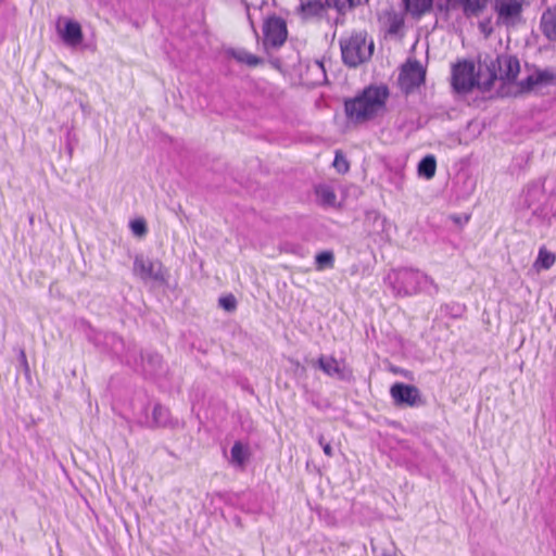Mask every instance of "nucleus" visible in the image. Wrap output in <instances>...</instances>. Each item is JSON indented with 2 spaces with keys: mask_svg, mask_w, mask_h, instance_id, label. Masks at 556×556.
<instances>
[{
  "mask_svg": "<svg viewBox=\"0 0 556 556\" xmlns=\"http://www.w3.org/2000/svg\"><path fill=\"white\" fill-rule=\"evenodd\" d=\"M490 0H454L467 20L479 17L488 8Z\"/></svg>",
  "mask_w": 556,
  "mask_h": 556,
  "instance_id": "aec40b11",
  "label": "nucleus"
},
{
  "mask_svg": "<svg viewBox=\"0 0 556 556\" xmlns=\"http://www.w3.org/2000/svg\"><path fill=\"white\" fill-rule=\"evenodd\" d=\"M244 7H245V10H247V16H248V20H249V23H250V26H251V29L253 30V33L255 35H257V30H256V27H255V24H254V21L250 14V4L247 2V0H242Z\"/></svg>",
  "mask_w": 556,
  "mask_h": 556,
  "instance_id": "58836bf2",
  "label": "nucleus"
},
{
  "mask_svg": "<svg viewBox=\"0 0 556 556\" xmlns=\"http://www.w3.org/2000/svg\"><path fill=\"white\" fill-rule=\"evenodd\" d=\"M520 85L525 90H531L535 86H556V70L536 68L532 74L528 75Z\"/></svg>",
  "mask_w": 556,
  "mask_h": 556,
  "instance_id": "4468645a",
  "label": "nucleus"
},
{
  "mask_svg": "<svg viewBox=\"0 0 556 556\" xmlns=\"http://www.w3.org/2000/svg\"><path fill=\"white\" fill-rule=\"evenodd\" d=\"M299 2L295 13L303 22L321 21L331 9L326 4V0H299Z\"/></svg>",
  "mask_w": 556,
  "mask_h": 556,
  "instance_id": "ddd939ff",
  "label": "nucleus"
},
{
  "mask_svg": "<svg viewBox=\"0 0 556 556\" xmlns=\"http://www.w3.org/2000/svg\"><path fill=\"white\" fill-rule=\"evenodd\" d=\"M88 339L102 352L111 354L116 357L121 363L125 364V355L128 353V345H126L123 338L114 332H102L92 330L88 334Z\"/></svg>",
  "mask_w": 556,
  "mask_h": 556,
  "instance_id": "0eeeda50",
  "label": "nucleus"
},
{
  "mask_svg": "<svg viewBox=\"0 0 556 556\" xmlns=\"http://www.w3.org/2000/svg\"><path fill=\"white\" fill-rule=\"evenodd\" d=\"M226 54L235 59L239 63L247 64L248 66L254 67L264 63V60L257 55H254L245 49L229 48L226 50Z\"/></svg>",
  "mask_w": 556,
  "mask_h": 556,
  "instance_id": "4be33fe9",
  "label": "nucleus"
},
{
  "mask_svg": "<svg viewBox=\"0 0 556 556\" xmlns=\"http://www.w3.org/2000/svg\"><path fill=\"white\" fill-rule=\"evenodd\" d=\"M317 269L332 268L334 263V255L331 251H323L315 256Z\"/></svg>",
  "mask_w": 556,
  "mask_h": 556,
  "instance_id": "c85d7f7f",
  "label": "nucleus"
},
{
  "mask_svg": "<svg viewBox=\"0 0 556 556\" xmlns=\"http://www.w3.org/2000/svg\"><path fill=\"white\" fill-rule=\"evenodd\" d=\"M219 305L227 312H232L237 307V300L232 294L219 298Z\"/></svg>",
  "mask_w": 556,
  "mask_h": 556,
  "instance_id": "473e14b6",
  "label": "nucleus"
},
{
  "mask_svg": "<svg viewBox=\"0 0 556 556\" xmlns=\"http://www.w3.org/2000/svg\"><path fill=\"white\" fill-rule=\"evenodd\" d=\"M332 165L339 174H345L350 169V163L340 150L336 151Z\"/></svg>",
  "mask_w": 556,
  "mask_h": 556,
  "instance_id": "7c9ffc66",
  "label": "nucleus"
},
{
  "mask_svg": "<svg viewBox=\"0 0 556 556\" xmlns=\"http://www.w3.org/2000/svg\"><path fill=\"white\" fill-rule=\"evenodd\" d=\"M386 281L396 296H409L419 292L434 295L438 285L428 275L412 268H401L390 273Z\"/></svg>",
  "mask_w": 556,
  "mask_h": 556,
  "instance_id": "f03ea898",
  "label": "nucleus"
},
{
  "mask_svg": "<svg viewBox=\"0 0 556 556\" xmlns=\"http://www.w3.org/2000/svg\"><path fill=\"white\" fill-rule=\"evenodd\" d=\"M269 63L275 67V68H280L281 66V62L278 58H271L269 60Z\"/></svg>",
  "mask_w": 556,
  "mask_h": 556,
  "instance_id": "a19ab883",
  "label": "nucleus"
},
{
  "mask_svg": "<svg viewBox=\"0 0 556 556\" xmlns=\"http://www.w3.org/2000/svg\"><path fill=\"white\" fill-rule=\"evenodd\" d=\"M372 220L375 229V232H380L384 230L386 226V218L381 217L377 212H370L366 216V222Z\"/></svg>",
  "mask_w": 556,
  "mask_h": 556,
  "instance_id": "2f4dec72",
  "label": "nucleus"
},
{
  "mask_svg": "<svg viewBox=\"0 0 556 556\" xmlns=\"http://www.w3.org/2000/svg\"><path fill=\"white\" fill-rule=\"evenodd\" d=\"M18 359H20L21 366L23 367L25 375H29L30 369H29V365L27 362L25 351L23 349H21L18 352Z\"/></svg>",
  "mask_w": 556,
  "mask_h": 556,
  "instance_id": "4c0bfd02",
  "label": "nucleus"
},
{
  "mask_svg": "<svg viewBox=\"0 0 556 556\" xmlns=\"http://www.w3.org/2000/svg\"><path fill=\"white\" fill-rule=\"evenodd\" d=\"M314 366L329 377H337L340 380L348 379L345 369L341 367L339 361L333 356L321 355L318 357Z\"/></svg>",
  "mask_w": 556,
  "mask_h": 556,
  "instance_id": "6ab92c4d",
  "label": "nucleus"
},
{
  "mask_svg": "<svg viewBox=\"0 0 556 556\" xmlns=\"http://www.w3.org/2000/svg\"><path fill=\"white\" fill-rule=\"evenodd\" d=\"M484 81L480 79V76L478 78L475 77V65L470 61L458 62L452 68V86L458 93H468L475 87L481 90L479 83Z\"/></svg>",
  "mask_w": 556,
  "mask_h": 556,
  "instance_id": "6e6552de",
  "label": "nucleus"
},
{
  "mask_svg": "<svg viewBox=\"0 0 556 556\" xmlns=\"http://www.w3.org/2000/svg\"><path fill=\"white\" fill-rule=\"evenodd\" d=\"M540 29L547 40L556 41V5L542 13Z\"/></svg>",
  "mask_w": 556,
  "mask_h": 556,
  "instance_id": "412c9836",
  "label": "nucleus"
},
{
  "mask_svg": "<svg viewBox=\"0 0 556 556\" xmlns=\"http://www.w3.org/2000/svg\"><path fill=\"white\" fill-rule=\"evenodd\" d=\"M58 33L61 36L63 42L68 47H77L83 42V30L79 23L67 20L64 23V27L58 24Z\"/></svg>",
  "mask_w": 556,
  "mask_h": 556,
  "instance_id": "f3484780",
  "label": "nucleus"
},
{
  "mask_svg": "<svg viewBox=\"0 0 556 556\" xmlns=\"http://www.w3.org/2000/svg\"><path fill=\"white\" fill-rule=\"evenodd\" d=\"M130 228L134 235L142 237L147 233V224L143 219H135L130 223Z\"/></svg>",
  "mask_w": 556,
  "mask_h": 556,
  "instance_id": "f704fd0d",
  "label": "nucleus"
},
{
  "mask_svg": "<svg viewBox=\"0 0 556 556\" xmlns=\"http://www.w3.org/2000/svg\"><path fill=\"white\" fill-rule=\"evenodd\" d=\"M456 8H458V5L454 4V0H437L432 7L437 17L435 24H438L440 20L448 22L451 18V11Z\"/></svg>",
  "mask_w": 556,
  "mask_h": 556,
  "instance_id": "b1692460",
  "label": "nucleus"
},
{
  "mask_svg": "<svg viewBox=\"0 0 556 556\" xmlns=\"http://www.w3.org/2000/svg\"><path fill=\"white\" fill-rule=\"evenodd\" d=\"M387 35L399 36L404 27V16L393 9L384 10L379 16Z\"/></svg>",
  "mask_w": 556,
  "mask_h": 556,
  "instance_id": "dca6fc26",
  "label": "nucleus"
},
{
  "mask_svg": "<svg viewBox=\"0 0 556 556\" xmlns=\"http://www.w3.org/2000/svg\"><path fill=\"white\" fill-rule=\"evenodd\" d=\"M426 71L420 62L408 61L400 73L399 83L402 91L406 94L412 93L416 88L425 83Z\"/></svg>",
  "mask_w": 556,
  "mask_h": 556,
  "instance_id": "f8f14e48",
  "label": "nucleus"
},
{
  "mask_svg": "<svg viewBox=\"0 0 556 556\" xmlns=\"http://www.w3.org/2000/svg\"><path fill=\"white\" fill-rule=\"evenodd\" d=\"M526 3L527 0H493L492 9L496 14V25L510 28L520 24Z\"/></svg>",
  "mask_w": 556,
  "mask_h": 556,
  "instance_id": "423d86ee",
  "label": "nucleus"
},
{
  "mask_svg": "<svg viewBox=\"0 0 556 556\" xmlns=\"http://www.w3.org/2000/svg\"><path fill=\"white\" fill-rule=\"evenodd\" d=\"M318 443L319 445L323 447V451L324 453L328 456V457H331L333 455V451H332V447L330 445V443L326 442L325 441V438L324 435H319L318 437Z\"/></svg>",
  "mask_w": 556,
  "mask_h": 556,
  "instance_id": "e433bc0d",
  "label": "nucleus"
},
{
  "mask_svg": "<svg viewBox=\"0 0 556 556\" xmlns=\"http://www.w3.org/2000/svg\"><path fill=\"white\" fill-rule=\"evenodd\" d=\"M486 70L489 77L484 83H479L481 91L483 92L491 90L496 79L507 83L514 81L520 72V64L516 55L502 54L498 55L495 61L491 62V65L488 66Z\"/></svg>",
  "mask_w": 556,
  "mask_h": 556,
  "instance_id": "20e7f679",
  "label": "nucleus"
},
{
  "mask_svg": "<svg viewBox=\"0 0 556 556\" xmlns=\"http://www.w3.org/2000/svg\"><path fill=\"white\" fill-rule=\"evenodd\" d=\"M128 353L125 355V365L146 377H153L162 367V356L152 351H138L135 344H128Z\"/></svg>",
  "mask_w": 556,
  "mask_h": 556,
  "instance_id": "39448f33",
  "label": "nucleus"
},
{
  "mask_svg": "<svg viewBox=\"0 0 556 556\" xmlns=\"http://www.w3.org/2000/svg\"><path fill=\"white\" fill-rule=\"evenodd\" d=\"M316 190H323L321 197L326 203H331L336 199L334 193L331 191L332 188L327 185L318 186Z\"/></svg>",
  "mask_w": 556,
  "mask_h": 556,
  "instance_id": "c9c22d12",
  "label": "nucleus"
},
{
  "mask_svg": "<svg viewBox=\"0 0 556 556\" xmlns=\"http://www.w3.org/2000/svg\"><path fill=\"white\" fill-rule=\"evenodd\" d=\"M437 169L435 157L431 154L422 157L418 164V174L421 177L430 179L434 176Z\"/></svg>",
  "mask_w": 556,
  "mask_h": 556,
  "instance_id": "393cba45",
  "label": "nucleus"
},
{
  "mask_svg": "<svg viewBox=\"0 0 556 556\" xmlns=\"http://www.w3.org/2000/svg\"><path fill=\"white\" fill-rule=\"evenodd\" d=\"M326 4L334 9L339 15H345L348 11L361 4V0H326Z\"/></svg>",
  "mask_w": 556,
  "mask_h": 556,
  "instance_id": "bb28decb",
  "label": "nucleus"
},
{
  "mask_svg": "<svg viewBox=\"0 0 556 556\" xmlns=\"http://www.w3.org/2000/svg\"><path fill=\"white\" fill-rule=\"evenodd\" d=\"M178 419L174 418L170 410L160 403H156L152 409L151 419L147 420L148 428H176Z\"/></svg>",
  "mask_w": 556,
  "mask_h": 556,
  "instance_id": "2eb2a0df",
  "label": "nucleus"
},
{
  "mask_svg": "<svg viewBox=\"0 0 556 556\" xmlns=\"http://www.w3.org/2000/svg\"><path fill=\"white\" fill-rule=\"evenodd\" d=\"M390 394L396 406L419 407L426 403L419 389L413 384L396 382L391 387Z\"/></svg>",
  "mask_w": 556,
  "mask_h": 556,
  "instance_id": "9b49d317",
  "label": "nucleus"
},
{
  "mask_svg": "<svg viewBox=\"0 0 556 556\" xmlns=\"http://www.w3.org/2000/svg\"><path fill=\"white\" fill-rule=\"evenodd\" d=\"M452 219L458 224V225H464L466 223H468L469 220V215H464V216H453Z\"/></svg>",
  "mask_w": 556,
  "mask_h": 556,
  "instance_id": "ea45409f",
  "label": "nucleus"
},
{
  "mask_svg": "<svg viewBox=\"0 0 556 556\" xmlns=\"http://www.w3.org/2000/svg\"><path fill=\"white\" fill-rule=\"evenodd\" d=\"M403 3L405 10L415 18H420L433 7V0H403Z\"/></svg>",
  "mask_w": 556,
  "mask_h": 556,
  "instance_id": "5701e85b",
  "label": "nucleus"
},
{
  "mask_svg": "<svg viewBox=\"0 0 556 556\" xmlns=\"http://www.w3.org/2000/svg\"><path fill=\"white\" fill-rule=\"evenodd\" d=\"M263 46L266 51L280 48L288 38L286 21L275 14L265 18L263 24Z\"/></svg>",
  "mask_w": 556,
  "mask_h": 556,
  "instance_id": "1a4fd4ad",
  "label": "nucleus"
},
{
  "mask_svg": "<svg viewBox=\"0 0 556 556\" xmlns=\"http://www.w3.org/2000/svg\"><path fill=\"white\" fill-rule=\"evenodd\" d=\"M266 4H267V1H266V0H263V1L261 2V4H260L258 9H260V10H262V9H263V7H264V5H266Z\"/></svg>",
  "mask_w": 556,
  "mask_h": 556,
  "instance_id": "37998d69",
  "label": "nucleus"
},
{
  "mask_svg": "<svg viewBox=\"0 0 556 556\" xmlns=\"http://www.w3.org/2000/svg\"><path fill=\"white\" fill-rule=\"evenodd\" d=\"M134 274L142 280H153L156 282H165L167 277V271L160 261L151 260L143 255H136Z\"/></svg>",
  "mask_w": 556,
  "mask_h": 556,
  "instance_id": "9d476101",
  "label": "nucleus"
},
{
  "mask_svg": "<svg viewBox=\"0 0 556 556\" xmlns=\"http://www.w3.org/2000/svg\"><path fill=\"white\" fill-rule=\"evenodd\" d=\"M381 556H396V551H393V552L383 551Z\"/></svg>",
  "mask_w": 556,
  "mask_h": 556,
  "instance_id": "79ce46f5",
  "label": "nucleus"
},
{
  "mask_svg": "<svg viewBox=\"0 0 556 556\" xmlns=\"http://www.w3.org/2000/svg\"><path fill=\"white\" fill-rule=\"evenodd\" d=\"M230 455L231 462L237 466L242 467L249 457V448L248 446H244L240 441H237L233 443L230 450Z\"/></svg>",
  "mask_w": 556,
  "mask_h": 556,
  "instance_id": "a878e982",
  "label": "nucleus"
},
{
  "mask_svg": "<svg viewBox=\"0 0 556 556\" xmlns=\"http://www.w3.org/2000/svg\"><path fill=\"white\" fill-rule=\"evenodd\" d=\"M465 306L459 303H446L441 306V312L445 315L451 316L452 318H459L465 313Z\"/></svg>",
  "mask_w": 556,
  "mask_h": 556,
  "instance_id": "c756f323",
  "label": "nucleus"
},
{
  "mask_svg": "<svg viewBox=\"0 0 556 556\" xmlns=\"http://www.w3.org/2000/svg\"><path fill=\"white\" fill-rule=\"evenodd\" d=\"M340 48L343 63L355 68L371 59L375 43L372 39H368L366 31H354L340 39Z\"/></svg>",
  "mask_w": 556,
  "mask_h": 556,
  "instance_id": "7ed1b4c3",
  "label": "nucleus"
},
{
  "mask_svg": "<svg viewBox=\"0 0 556 556\" xmlns=\"http://www.w3.org/2000/svg\"><path fill=\"white\" fill-rule=\"evenodd\" d=\"M542 190H543V188L539 185L529 187L528 192L526 194V203H527L528 207L532 210V215L534 217H536L538 219L543 220L548 216L549 211L543 204H539V205L534 206V203H533L534 199H538V200L545 199V194L543 193Z\"/></svg>",
  "mask_w": 556,
  "mask_h": 556,
  "instance_id": "a211bd4d",
  "label": "nucleus"
},
{
  "mask_svg": "<svg viewBox=\"0 0 556 556\" xmlns=\"http://www.w3.org/2000/svg\"><path fill=\"white\" fill-rule=\"evenodd\" d=\"M388 97L386 86H369L356 97L345 100V115L354 124L371 121L384 110Z\"/></svg>",
  "mask_w": 556,
  "mask_h": 556,
  "instance_id": "f257e3e1",
  "label": "nucleus"
},
{
  "mask_svg": "<svg viewBox=\"0 0 556 556\" xmlns=\"http://www.w3.org/2000/svg\"><path fill=\"white\" fill-rule=\"evenodd\" d=\"M478 28L485 38L490 37L494 31L491 17L479 21Z\"/></svg>",
  "mask_w": 556,
  "mask_h": 556,
  "instance_id": "72a5a7b5",
  "label": "nucleus"
},
{
  "mask_svg": "<svg viewBox=\"0 0 556 556\" xmlns=\"http://www.w3.org/2000/svg\"><path fill=\"white\" fill-rule=\"evenodd\" d=\"M556 261L554 253L547 251L545 248H541L539 251L535 266L540 269H549Z\"/></svg>",
  "mask_w": 556,
  "mask_h": 556,
  "instance_id": "cd10ccee",
  "label": "nucleus"
}]
</instances>
